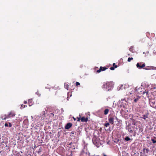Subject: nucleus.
<instances>
[{
  "mask_svg": "<svg viewBox=\"0 0 156 156\" xmlns=\"http://www.w3.org/2000/svg\"><path fill=\"white\" fill-rule=\"evenodd\" d=\"M151 141L154 144L156 143V140H155L154 139H151Z\"/></svg>",
  "mask_w": 156,
  "mask_h": 156,
  "instance_id": "18",
  "label": "nucleus"
},
{
  "mask_svg": "<svg viewBox=\"0 0 156 156\" xmlns=\"http://www.w3.org/2000/svg\"><path fill=\"white\" fill-rule=\"evenodd\" d=\"M154 53L156 54V51H155V52H154Z\"/></svg>",
  "mask_w": 156,
  "mask_h": 156,
  "instance_id": "39",
  "label": "nucleus"
},
{
  "mask_svg": "<svg viewBox=\"0 0 156 156\" xmlns=\"http://www.w3.org/2000/svg\"><path fill=\"white\" fill-rule=\"evenodd\" d=\"M150 103L152 107H154L155 105V102L154 101H150Z\"/></svg>",
  "mask_w": 156,
  "mask_h": 156,
  "instance_id": "11",
  "label": "nucleus"
},
{
  "mask_svg": "<svg viewBox=\"0 0 156 156\" xmlns=\"http://www.w3.org/2000/svg\"><path fill=\"white\" fill-rule=\"evenodd\" d=\"M45 114V112H44V113H43V115H44Z\"/></svg>",
  "mask_w": 156,
  "mask_h": 156,
  "instance_id": "38",
  "label": "nucleus"
},
{
  "mask_svg": "<svg viewBox=\"0 0 156 156\" xmlns=\"http://www.w3.org/2000/svg\"><path fill=\"white\" fill-rule=\"evenodd\" d=\"M115 68L114 67H110V69L111 70H114V69Z\"/></svg>",
  "mask_w": 156,
  "mask_h": 156,
  "instance_id": "26",
  "label": "nucleus"
},
{
  "mask_svg": "<svg viewBox=\"0 0 156 156\" xmlns=\"http://www.w3.org/2000/svg\"><path fill=\"white\" fill-rule=\"evenodd\" d=\"M136 67L139 69L143 68L145 66V63H143L142 62L137 63L136 65Z\"/></svg>",
  "mask_w": 156,
  "mask_h": 156,
  "instance_id": "4",
  "label": "nucleus"
},
{
  "mask_svg": "<svg viewBox=\"0 0 156 156\" xmlns=\"http://www.w3.org/2000/svg\"><path fill=\"white\" fill-rule=\"evenodd\" d=\"M146 151L147 153V154L149 152V149H146Z\"/></svg>",
  "mask_w": 156,
  "mask_h": 156,
  "instance_id": "30",
  "label": "nucleus"
},
{
  "mask_svg": "<svg viewBox=\"0 0 156 156\" xmlns=\"http://www.w3.org/2000/svg\"><path fill=\"white\" fill-rule=\"evenodd\" d=\"M103 156H107L106 154H103Z\"/></svg>",
  "mask_w": 156,
  "mask_h": 156,
  "instance_id": "37",
  "label": "nucleus"
},
{
  "mask_svg": "<svg viewBox=\"0 0 156 156\" xmlns=\"http://www.w3.org/2000/svg\"><path fill=\"white\" fill-rule=\"evenodd\" d=\"M88 120V118L87 117L85 118V117H83L81 118V121L83 122H87Z\"/></svg>",
  "mask_w": 156,
  "mask_h": 156,
  "instance_id": "9",
  "label": "nucleus"
},
{
  "mask_svg": "<svg viewBox=\"0 0 156 156\" xmlns=\"http://www.w3.org/2000/svg\"><path fill=\"white\" fill-rule=\"evenodd\" d=\"M73 119H74V121H75L76 120V118H75L74 117H73Z\"/></svg>",
  "mask_w": 156,
  "mask_h": 156,
  "instance_id": "36",
  "label": "nucleus"
},
{
  "mask_svg": "<svg viewBox=\"0 0 156 156\" xmlns=\"http://www.w3.org/2000/svg\"><path fill=\"white\" fill-rule=\"evenodd\" d=\"M140 98V97L139 96H137V97L136 98H135L134 99V102H135V103L137 102V101L139 100V99Z\"/></svg>",
  "mask_w": 156,
  "mask_h": 156,
  "instance_id": "12",
  "label": "nucleus"
},
{
  "mask_svg": "<svg viewBox=\"0 0 156 156\" xmlns=\"http://www.w3.org/2000/svg\"><path fill=\"white\" fill-rule=\"evenodd\" d=\"M9 127H11L12 126V125L11 124V123H9Z\"/></svg>",
  "mask_w": 156,
  "mask_h": 156,
  "instance_id": "31",
  "label": "nucleus"
},
{
  "mask_svg": "<svg viewBox=\"0 0 156 156\" xmlns=\"http://www.w3.org/2000/svg\"><path fill=\"white\" fill-rule=\"evenodd\" d=\"M107 69V68H106L105 67H103L102 66H101L100 68L97 71V72L98 73H100L101 71H104L106 70Z\"/></svg>",
  "mask_w": 156,
  "mask_h": 156,
  "instance_id": "5",
  "label": "nucleus"
},
{
  "mask_svg": "<svg viewBox=\"0 0 156 156\" xmlns=\"http://www.w3.org/2000/svg\"><path fill=\"white\" fill-rule=\"evenodd\" d=\"M129 50L132 52H133V48L132 47H131L129 48Z\"/></svg>",
  "mask_w": 156,
  "mask_h": 156,
  "instance_id": "22",
  "label": "nucleus"
},
{
  "mask_svg": "<svg viewBox=\"0 0 156 156\" xmlns=\"http://www.w3.org/2000/svg\"><path fill=\"white\" fill-rule=\"evenodd\" d=\"M113 87V83L112 82H107L104 83L102 88L105 90L108 91L111 90Z\"/></svg>",
  "mask_w": 156,
  "mask_h": 156,
  "instance_id": "1",
  "label": "nucleus"
},
{
  "mask_svg": "<svg viewBox=\"0 0 156 156\" xmlns=\"http://www.w3.org/2000/svg\"><path fill=\"white\" fill-rule=\"evenodd\" d=\"M144 69L147 70H149L150 69L148 67H145L144 68Z\"/></svg>",
  "mask_w": 156,
  "mask_h": 156,
  "instance_id": "28",
  "label": "nucleus"
},
{
  "mask_svg": "<svg viewBox=\"0 0 156 156\" xmlns=\"http://www.w3.org/2000/svg\"><path fill=\"white\" fill-rule=\"evenodd\" d=\"M50 116L51 117H53L54 115V113H51L50 114Z\"/></svg>",
  "mask_w": 156,
  "mask_h": 156,
  "instance_id": "21",
  "label": "nucleus"
},
{
  "mask_svg": "<svg viewBox=\"0 0 156 156\" xmlns=\"http://www.w3.org/2000/svg\"><path fill=\"white\" fill-rule=\"evenodd\" d=\"M115 119H117V117L115 115H109L108 120L109 123L112 124H113Z\"/></svg>",
  "mask_w": 156,
  "mask_h": 156,
  "instance_id": "2",
  "label": "nucleus"
},
{
  "mask_svg": "<svg viewBox=\"0 0 156 156\" xmlns=\"http://www.w3.org/2000/svg\"><path fill=\"white\" fill-rule=\"evenodd\" d=\"M139 132H141L143 131V129L142 128L140 127V129H139Z\"/></svg>",
  "mask_w": 156,
  "mask_h": 156,
  "instance_id": "20",
  "label": "nucleus"
},
{
  "mask_svg": "<svg viewBox=\"0 0 156 156\" xmlns=\"http://www.w3.org/2000/svg\"><path fill=\"white\" fill-rule=\"evenodd\" d=\"M25 105H22V107L23 108H24L25 107Z\"/></svg>",
  "mask_w": 156,
  "mask_h": 156,
  "instance_id": "34",
  "label": "nucleus"
},
{
  "mask_svg": "<svg viewBox=\"0 0 156 156\" xmlns=\"http://www.w3.org/2000/svg\"><path fill=\"white\" fill-rule=\"evenodd\" d=\"M3 143H4L5 144H7V143L5 142H2L1 143V144H3Z\"/></svg>",
  "mask_w": 156,
  "mask_h": 156,
  "instance_id": "32",
  "label": "nucleus"
},
{
  "mask_svg": "<svg viewBox=\"0 0 156 156\" xmlns=\"http://www.w3.org/2000/svg\"><path fill=\"white\" fill-rule=\"evenodd\" d=\"M24 104H26L27 103V101H24Z\"/></svg>",
  "mask_w": 156,
  "mask_h": 156,
  "instance_id": "35",
  "label": "nucleus"
},
{
  "mask_svg": "<svg viewBox=\"0 0 156 156\" xmlns=\"http://www.w3.org/2000/svg\"><path fill=\"white\" fill-rule=\"evenodd\" d=\"M80 117H77V122H79L80 121V120H81V118H80V115H79Z\"/></svg>",
  "mask_w": 156,
  "mask_h": 156,
  "instance_id": "19",
  "label": "nucleus"
},
{
  "mask_svg": "<svg viewBox=\"0 0 156 156\" xmlns=\"http://www.w3.org/2000/svg\"><path fill=\"white\" fill-rule=\"evenodd\" d=\"M146 150V148H144L143 149V151L144 152V153H145V152Z\"/></svg>",
  "mask_w": 156,
  "mask_h": 156,
  "instance_id": "27",
  "label": "nucleus"
},
{
  "mask_svg": "<svg viewBox=\"0 0 156 156\" xmlns=\"http://www.w3.org/2000/svg\"><path fill=\"white\" fill-rule=\"evenodd\" d=\"M76 86L80 85V83L78 82H76Z\"/></svg>",
  "mask_w": 156,
  "mask_h": 156,
  "instance_id": "25",
  "label": "nucleus"
},
{
  "mask_svg": "<svg viewBox=\"0 0 156 156\" xmlns=\"http://www.w3.org/2000/svg\"><path fill=\"white\" fill-rule=\"evenodd\" d=\"M140 88H138V87H136L135 88V90L136 91H138V90Z\"/></svg>",
  "mask_w": 156,
  "mask_h": 156,
  "instance_id": "24",
  "label": "nucleus"
},
{
  "mask_svg": "<svg viewBox=\"0 0 156 156\" xmlns=\"http://www.w3.org/2000/svg\"><path fill=\"white\" fill-rule=\"evenodd\" d=\"M113 67H114L115 68L117 67V66L115 65V63H114L113 64Z\"/></svg>",
  "mask_w": 156,
  "mask_h": 156,
  "instance_id": "23",
  "label": "nucleus"
},
{
  "mask_svg": "<svg viewBox=\"0 0 156 156\" xmlns=\"http://www.w3.org/2000/svg\"><path fill=\"white\" fill-rule=\"evenodd\" d=\"M73 124L69 122L67 123L65 126L66 129H69L72 126Z\"/></svg>",
  "mask_w": 156,
  "mask_h": 156,
  "instance_id": "6",
  "label": "nucleus"
},
{
  "mask_svg": "<svg viewBox=\"0 0 156 156\" xmlns=\"http://www.w3.org/2000/svg\"><path fill=\"white\" fill-rule=\"evenodd\" d=\"M133 58L132 57H129L128 58L127 61L128 62H130L131 60H133Z\"/></svg>",
  "mask_w": 156,
  "mask_h": 156,
  "instance_id": "16",
  "label": "nucleus"
},
{
  "mask_svg": "<svg viewBox=\"0 0 156 156\" xmlns=\"http://www.w3.org/2000/svg\"><path fill=\"white\" fill-rule=\"evenodd\" d=\"M64 87L66 89L68 90L69 88V85L66 83H65Z\"/></svg>",
  "mask_w": 156,
  "mask_h": 156,
  "instance_id": "15",
  "label": "nucleus"
},
{
  "mask_svg": "<svg viewBox=\"0 0 156 156\" xmlns=\"http://www.w3.org/2000/svg\"><path fill=\"white\" fill-rule=\"evenodd\" d=\"M98 140L96 138H93L92 139V142L96 146L98 145Z\"/></svg>",
  "mask_w": 156,
  "mask_h": 156,
  "instance_id": "8",
  "label": "nucleus"
},
{
  "mask_svg": "<svg viewBox=\"0 0 156 156\" xmlns=\"http://www.w3.org/2000/svg\"><path fill=\"white\" fill-rule=\"evenodd\" d=\"M149 115V113L147 112L145 114L142 115V118L144 120H146V118H148Z\"/></svg>",
  "mask_w": 156,
  "mask_h": 156,
  "instance_id": "7",
  "label": "nucleus"
},
{
  "mask_svg": "<svg viewBox=\"0 0 156 156\" xmlns=\"http://www.w3.org/2000/svg\"><path fill=\"white\" fill-rule=\"evenodd\" d=\"M30 101H31V100H29V101H28V102H29V106H31V105H32V104H31V103H30Z\"/></svg>",
  "mask_w": 156,
  "mask_h": 156,
  "instance_id": "29",
  "label": "nucleus"
},
{
  "mask_svg": "<svg viewBox=\"0 0 156 156\" xmlns=\"http://www.w3.org/2000/svg\"><path fill=\"white\" fill-rule=\"evenodd\" d=\"M124 139L125 140L127 141L130 140H131L129 136H127L126 137H125L124 138Z\"/></svg>",
  "mask_w": 156,
  "mask_h": 156,
  "instance_id": "14",
  "label": "nucleus"
},
{
  "mask_svg": "<svg viewBox=\"0 0 156 156\" xmlns=\"http://www.w3.org/2000/svg\"><path fill=\"white\" fill-rule=\"evenodd\" d=\"M15 115V114L13 111H12L9 112L8 114L5 116V117L4 118H2L3 119H6L11 118L12 117H13Z\"/></svg>",
  "mask_w": 156,
  "mask_h": 156,
  "instance_id": "3",
  "label": "nucleus"
},
{
  "mask_svg": "<svg viewBox=\"0 0 156 156\" xmlns=\"http://www.w3.org/2000/svg\"><path fill=\"white\" fill-rule=\"evenodd\" d=\"M5 126H8V124L7 123H5Z\"/></svg>",
  "mask_w": 156,
  "mask_h": 156,
  "instance_id": "33",
  "label": "nucleus"
},
{
  "mask_svg": "<svg viewBox=\"0 0 156 156\" xmlns=\"http://www.w3.org/2000/svg\"><path fill=\"white\" fill-rule=\"evenodd\" d=\"M109 112V109L108 108L105 109L104 111V114L106 115L108 114Z\"/></svg>",
  "mask_w": 156,
  "mask_h": 156,
  "instance_id": "10",
  "label": "nucleus"
},
{
  "mask_svg": "<svg viewBox=\"0 0 156 156\" xmlns=\"http://www.w3.org/2000/svg\"><path fill=\"white\" fill-rule=\"evenodd\" d=\"M146 93V95H147V96L148 97V90H146L145 91H144L142 93L143 94H144Z\"/></svg>",
  "mask_w": 156,
  "mask_h": 156,
  "instance_id": "13",
  "label": "nucleus"
},
{
  "mask_svg": "<svg viewBox=\"0 0 156 156\" xmlns=\"http://www.w3.org/2000/svg\"><path fill=\"white\" fill-rule=\"evenodd\" d=\"M110 125V124L109 122H107L104 124V126L106 127H107Z\"/></svg>",
  "mask_w": 156,
  "mask_h": 156,
  "instance_id": "17",
  "label": "nucleus"
}]
</instances>
